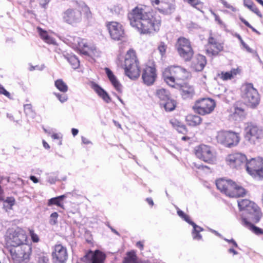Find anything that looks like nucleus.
<instances>
[{
  "instance_id": "obj_46",
  "label": "nucleus",
  "mask_w": 263,
  "mask_h": 263,
  "mask_svg": "<svg viewBox=\"0 0 263 263\" xmlns=\"http://www.w3.org/2000/svg\"><path fill=\"white\" fill-rule=\"evenodd\" d=\"M82 8V10L85 12L86 17L87 18H91V13L89 10V8L86 5H84Z\"/></svg>"
},
{
  "instance_id": "obj_48",
  "label": "nucleus",
  "mask_w": 263,
  "mask_h": 263,
  "mask_svg": "<svg viewBox=\"0 0 263 263\" xmlns=\"http://www.w3.org/2000/svg\"><path fill=\"white\" fill-rule=\"evenodd\" d=\"M250 10H251L252 11H253L254 13L256 14L258 16L261 17L262 15L260 13L259 10L254 5H253L252 7L249 8Z\"/></svg>"
},
{
  "instance_id": "obj_20",
  "label": "nucleus",
  "mask_w": 263,
  "mask_h": 263,
  "mask_svg": "<svg viewBox=\"0 0 263 263\" xmlns=\"http://www.w3.org/2000/svg\"><path fill=\"white\" fill-rule=\"evenodd\" d=\"M223 49V46L222 43L216 42V40L212 36L208 39V43L205 46L206 53L210 56H215Z\"/></svg>"
},
{
  "instance_id": "obj_22",
  "label": "nucleus",
  "mask_w": 263,
  "mask_h": 263,
  "mask_svg": "<svg viewBox=\"0 0 263 263\" xmlns=\"http://www.w3.org/2000/svg\"><path fill=\"white\" fill-rule=\"evenodd\" d=\"M105 71L110 82L114 88L119 92H121L122 91V86L117 77L109 68H105Z\"/></svg>"
},
{
  "instance_id": "obj_30",
  "label": "nucleus",
  "mask_w": 263,
  "mask_h": 263,
  "mask_svg": "<svg viewBox=\"0 0 263 263\" xmlns=\"http://www.w3.org/2000/svg\"><path fill=\"white\" fill-rule=\"evenodd\" d=\"M172 126L180 133L185 134L187 132L186 127L176 120H172L170 121Z\"/></svg>"
},
{
  "instance_id": "obj_21",
  "label": "nucleus",
  "mask_w": 263,
  "mask_h": 263,
  "mask_svg": "<svg viewBox=\"0 0 263 263\" xmlns=\"http://www.w3.org/2000/svg\"><path fill=\"white\" fill-rule=\"evenodd\" d=\"M86 257L90 259L91 263H103L105 255L99 250L95 252L90 251L86 254Z\"/></svg>"
},
{
  "instance_id": "obj_39",
  "label": "nucleus",
  "mask_w": 263,
  "mask_h": 263,
  "mask_svg": "<svg viewBox=\"0 0 263 263\" xmlns=\"http://www.w3.org/2000/svg\"><path fill=\"white\" fill-rule=\"evenodd\" d=\"M166 49L167 45L164 42H161L159 44L158 46V50H159L162 57L165 55Z\"/></svg>"
},
{
  "instance_id": "obj_32",
  "label": "nucleus",
  "mask_w": 263,
  "mask_h": 263,
  "mask_svg": "<svg viewBox=\"0 0 263 263\" xmlns=\"http://www.w3.org/2000/svg\"><path fill=\"white\" fill-rule=\"evenodd\" d=\"M15 202V200L13 197H7L4 200L3 208L6 212H8L12 209Z\"/></svg>"
},
{
  "instance_id": "obj_60",
  "label": "nucleus",
  "mask_w": 263,
  "mask_h": 263,
  "mask_svg": "<svg viewBox=\"0 0 263 263\" xmlns=\"http://www.w3.org/2000/svg\"><path fill=\"white\" fill-rule=\"evenodd\" d=\"M30 180H31L34 183H37L39 182L38 179L34 176H31L30 177Z\"/></svg>"
},
{
  "instance_id": "obj_9",
  "label": "nucleus",
  "mask_w": 263,
  "mask_h": 263,
  "mask_svg": "<svg viewBox=\"0 0 263 263\" xmlns=\"http://www.w3.org/2000/svg\"><path fill=\"white\" fill-rule=\"evenodd\" d=\"M195 154L196 157L205 162L214 164L217 159L216 153L210 146L201 144L195 148Z\"/></svg>"
},
{
  "instance_id": "obj_33",
  "label": "nucleus",
  "mask_w": 263,
  "mask_h": 263,
  "mask_svg": "<svg viewBox=\"0 0 263 263\" xmlns=\"http://www.w3.org/2000/svg\"><path fill=\"white\" fill-rule=\"evenodd\" d=\"M137 257L134 251H130L126 254L124 259V263H136L137 262Z\"/></svg>"
},
{
  "instance_id": "obj_7",
  "label": "nucleus",
  "mask_w": 263,
  "mask_h": 263,
  "mask_svg": "<svg viewBox=\"0 0 263 263\" xmlns=\"http://www.w3.org/2000/svg\"><path fill=\"white\" fill-rule=\"evenodd\" d=\"M241 91V97L247 105L254 108L259 104V94L252 84L247 83L243 85Z\"/></svg>"
},
{
  "instance_id": "obj_3",
  "label": "nucleus",
  "mask_w": 263,
  "mask_h": 263,
  "mask_svg": "<svg viewBox=\"0 0 263 263\" xmlns=\"http://www.w3.org/2000/svg\"><path fill=\"white\" fill-rule=\"evenodd\" d=\"M238 205L241 212L240 222L256 235L263 234V230L253 224L251 222L259 221L262 213L260 208L253 202L247 199L238 201Z\"/></svg>"
},
{
  "instance_id": "obj_62",
  "label": "nucleus",
  "mask_w": 263,
  "mask_h": 263,
  "mask_svg": "<svg viewBox=\"0 0 263 263\" xmlns=\"http://www.w3.org/2000/svg\"><path fill=\"white\" fill-rule=\"evenodd\" d=\"M242 46L249 52H251V48L249 47V46L246 44V43H244L243 45H242Z\"/></svg>"
},
{
  "instance_id": "obj_31",
  "label": "nucleus",
  "mask_w": 263,
  "mask_h": 263,
  "mask_svg": "<svg viewBox=\"0 0 263 263\" xmlns=\"http://www.w3.org/2000/svg\"><path fill=\"white\" fill-rule=\"evenodd\" d=\"M65 197V195H61L55 198H51L48 201V205L51 206L54 204L64 209V205L63 203H61V200L64 199Z\"/></svg>"
},
{
  "instance_id": "obj_16",
  "label": "nucleus",
  "mask_w": 263,
  "mask_h": 263,
  "mask_svg": "<svg viewBox=\"0 0 263 263\" xmlns=\"http://www.w3.org/2000/svg\"><path fill=\"white\" fill-rule=\"evenodd\" d=\"M110 37L115 41L122 40L125 35L123 25L117 22H109L106 23Z\"/></svg>"
},
{
  "instance_id": "obj_15",
  "label": "nucleus",
  "mask_w": 263,
  "mask_h": 263,
  "mask_svg": "<svg viewBox=\"0 0 263 263\" xmlns=\"http://www.w3.org/2000/svg\"><path fill=\"white\" fill-rule=\"evenodd\" d=\"M226 164L232 168L240 169L246 166L247 157L245 155L239 153H232L225 158Z\"/></svg>"
},
{
  "instance_id": "obj_10",
  "label": "nucleus",
  "mask_w": 263,
  "mask_h": 263,
  "mask_svg": "<svg viewBox=\"0 0 263 263\" xmlns=\"http://www.w3.org/2000/svg\"><path fill=\"white\" fill-rule=\"evenodd\" d=\"M245 137L251 144H255L256 141L263 138L262 128L252 122L246 123L245 127Z\"/></svg>"
},
{
  "instance_id": "obj_53",
  "label": "nucleus",
  "mask_w": 263,
  "mask_h": 263,
  "mask_svg": "<svg viewBox=\"0 0 263 263\" xmlns=\"http://www.w3.org/2000/svg\"><path fill=\"white\" fill-rule=\"evenodd\" d=\"M239 19L240 20V21L243 23L247 27H248L249 28L250 27H251V25L248 22H247L246 20H245L243 18H242V17H239Z\"/></svg>"
},
{
  "instance_id": "obj_45",
  "label": "nucleus",
  "mask_w": 263,
  "mask_h": 263,
  "mask_svg": "<svg viewBox=\"0 0 263 263\" xmlns=\"http://www.w3.org/2000/svg\"><path fill=\"white\" fill-rule=\"evenodd\" d=\"M152 5L158 10V7L161 6L164 0H150Z\"/></svg>"
},
{
  "instance_id": "obj_26",
  "label": "nucleus",
  "mask_w": 263,
  "mask_h": 263,
  "mask_svg": "<svg viewBox=\"0 0 263 263\" xmlns=\"http://www.w3.org/2000/svg\"><path fill=\"white\" fill-rule=\"evenodd\" d=\"M175 5L171 3L164 2L161 6L158 7V10L164 14H171L175 10Z\"/></svg>"
},
{
  "instance_id": "obj_38",
  "label": "nucleus",
  "mask_w": 263,
  "mask_h": 263,
  "mask_svg": "<svg viewBox=\"0 0 263 263\" xmlns=\"http://www.w3.org/2000/svg\"><path fill=\"white\" fill-rule=\"evenodd\" d=\"M67 60L73 69H76L79 67V60L75 55H71L69 57L67 58Z\"/></svg>"
},
{
  "instance_id": "obj_25",
  "label": "nucleus",
  "mask_w": 263,
  "mask_h": 263,
  "mask_svg": "<svg viewBox=\"0 0 263 263\" xmlns=\"http://www.w3.org/2000/svg\"><path fill=\"white\" fill-rule=\"evenodd\" d=\"M240 72V69L239 68L232 69L230 71H222L218 74L220 79L223 81H227L234 79L237 74Z\"/></svg>"
},
{
  "instance_id": "obj_14",
  "label": "nucleus",
  "mask_w": 263,
  "mask_h": 263,
  "mask_svg": "<svg viewBox=\"0 0 263 263\" xmlns=\"http://www.w3.org/2000/svg\"><path fill=\"white\" fill-rule=\"evenodd\" d=\"M72 47L77 49L83 54L92 55L95 53L96 47L86 40L79 37H74L72 39Z\"/></svg>"
},
{
  "instance_id": "obj_18",
  "label": "nucleus",
  "mask_w": 263,
  "mask_h": 263,
  "mask_svg": "<svg viewBox=\"0 0 263 263\" xmlns=\"http://www.w3.org/2000/svg\"><path fill=\"white\" fill-rule=\"evenodd\" d=\"M62 18L65 22L69 24L75 25L81 21V11L78 9H67L63 13Z\"/></svg>"
},
{
  "instance_id": "obj_61",
  "label": "nucleus",
  "mask_w": 263,
  "mask_h": 263,
  "mask_svg": "<svg viewBox=\"0 0 263 263\" xmlns=\"http://www.w3.org/2000/svg\"><path fill=\"white\" fill-rule=\"evenodd\" d=\"M71 132H72V134L73 136H76L78 134L79 131H78V130L77 129L72 128L71 129Z\"/></svg>"
},
{
  "instance_id": "obj_5",
  "label": "nucleus",
  "mask_w": 263,
  "mask_h": 263,
  "mask_svg": "<svg viewBox=\"0 0 263 263\" xmlns=\"http://www.w3.org/2000/svg\"><path fill=\"white\" fill-rule=\"evenodd\" d=\"M189 73L184 68L177 65L166 68L163 72L164 81L170 86L176 87L189 77Z\"/></svg>"
},
{
  "instance_id": "obj_64",
  "label": "nucleus",
  "mask_w": 263,
  "mask_h": 263,
  "mask_svg": "<svg viewBox=\"0 0 263 263\" xmlns=\"http://www.w3.org/2000/svg\"><path fill=\"white\" fill-rule=\"evenodd\" d=\"M136 263H149V262L147 260H138L137 259V262Z\"/></svg>"
},
{
  "instance_id": "obj_50",
  "label": "nucleus",
  "mask_w": 263,
  "mask_h": 263,
  "mask_svg": "<svg viewBox=\"0 0 263 263\" xmlns=\"http://www.w3.org/2000/svg\"><path fill=\"white\" fill-rule=\"evenodd\" d=\"M221 2L225 7L232 10L233 11H235V9L232 5L228 4L227 2L224 1V0H221Z\"/></svg>"
},
{
  "instance_id": "obj_2",
  "label": "nucleus",
  "mask_w": 263,
  "mask_h": 263,
  "mask_svg": "<svg viewBox=\"0 0 263 263\" xmlns=\"http://www.w3.org/2000/svg\"><path fill=\"white\" fill-rule=\"evenodd\" d=\"M7 244L15 248L11 250L12 259L15 263H27L31 252V247L27 243V236L20 227L8 229L6 234Z\"/></svg>"
},
{
  "instance_id": "obj_55",
  "label": "nucleus",
  "mask_w": 263,
  "mask_h": 263,
  "mask_svg": "<svg viewBox=\"0 0 263 263\" xmlns=\"http://www.w3.org/2000/svg\"><path fill=\"white\" fill-rule=\"evenodd\" d=\"M225 240L229 242L232 243L234 247H235L236 248L238 247V245H237V243L234 239H232L231 240H229V239H225Z\"/></svg>"
},
{
  "instance_id": "obj_8",
  "label": "nucleus",
  "mask_w": 263,
  "mask_h": 263,
  "mask_svg": "<svg viewBox=\"0 0 263 263\" xmlns=\"http://www.w3.org/2000/svg\"><path fill=\"white\" fill-rule=\"evenodd\" d=\"M216 138L218 143L229 148L237 145L240 140L239 133L231 130L218 132Z\"/></svg>"
},
{
  "instance_id": "obj_42",
  "label": "nucleus",
  "mask_w": 263,
  "mask_h": 263,
  "mask_svg": "<svg viewBox=\"0 0 263 263\" xmlns=\"http://www.w3.org/2000/svg\"><path fill=\"white\" fill-rule=\"evenodd\" d=\"M54 95L59 99V100L62 103L66 102L68 99V97L67 95H62L60 94L59 93H55Z\"/></svg>"
},
{
  "instance_id": "obj_58",
  "label": "nucleus",
  "mask_w": 263,
  "mask_h": 263,
  "mask_svg": "<svg viewBox=\"0 0 263 263\" xmlns=\"http://www.w3.org/2000/svg\"><path fill=\"white\" fill-rule=\"evenodd\" d=\"M82 142L84 144H88L90 143V141L88 139H87V138H86L84 137H82Z\"/></svg>"
},
{
  "instance_id": "obj_17",
  "label": "nucleus",
  "mask_w": 263,
  "mask_h": 263,
  "mask_svg": "<svg viewBox=\"0 0 263 263\" xmlns=\"http://www.w3.org/2000/svg\"><path fill=\"white\" fill-rule=\"evenodd\" d=\"M157 77L156 66L154 64L145 65L142 73V79L143 83L147 85H153Z\"/></svg>"
},
{
  "instance_id": "obj_34",
  "label": "nucleus",
  "mask_w": 263,
  "mask_h": 263,
  "mask_svg": "<svg viewBox=\"0 0 263 263\" xmlns=\"http://www.w3.org/2000/svg\"><path fill=\"white\" fill-rule=\"evenodd\" d=\"M54 85L57 88L62 92H66L68 90L67 85L62 79L56 80Z\"/></svg>"
},
{
  "instance_id": "obj_47",
  "label": "nucleus",
  "mask_w": 263,
  "mask_h": 263,
  "mask_svg": "<svg viewBox=\"0 0 263 263\" xmlns=\"http://www.w3.org/2000/svg\"><path fill=\"white\" fill-rule=\"evenodd\" d=\"M213 15L214 16V17H215V21H216L217 22V23L220 25L222 27H226V25L224 24V23L220 20V17H219L218 15H217L216 13H212Z\"/></svg>"
},
{
  "instance_id": "obj_13",
  "label": "nucleus",
  "mask_w": 263,
  "mask_h": 263,
  "mask_svg": "<svg viewBox=\"0 0 263 263\" xmlns=\"http://www.w3.org/2000/svg\"><path fill=\"white\" fill-rule=\"evenodd\" d=\"M215 106L216 103L213 99L202 98L196 101L193 109L198 114L205 115L211 113Z\"/></svg>"
},
{
  "instance_id": "obj_19",
  "label": "nucleus",
  "mask_w": 263,
  "mask_h": 263,
  "mask_svg": "<svg viewBox=\"0 0 263 263\" xmlns=\"http://www.w3.org/2000/svg\"><path fill=\"white\" fill-rule=\"evenodd\" d=\"M52 256L54 263H65L68 257L66 248L61 245H55L52 253Z\"/></svg>"
},
{
  "instance_id": "obj_59",
  "label": "nucleus",
  "mask_w": 263,
  "mask_h": 263,
  "mask_svg": "<svg viewBox=\"0 0 263 263\" xmlns=\"http://www.w3.org/2000/svg\"><path fill=\"white\" fill-rule=\"evenodd\" d=\"M136 246L138 248H139L141 250H142L143 249V245L142 242L139 241L137 242Z\"/></svg>"
},
{
  "instance_id": "obj_24",
  "label": "nucleus",
  "mask_w": 263,
  "mask_h": 263,
  "mask_svg": "<svg viewBox=\"0 0 263 263\" xmlns=\"http://www.w3.org/2000/svg\"><path fill=\"white\" fill-rule=\"evenodd\" d=\"M206 63L205 57L202 55H197L193 60L192 67L197 71H201Z\"/></svg>"
},
{
  "instance_id": "obj_4",
  "label": "nucleus",
  "mask_w": 263,
  "mask_h": 263,
  "mask_svg": "<svg viewBox=\"0 0 263 263\" xmlns=\"http://www.w3.org/2000/svg\"><path fill=\"white\" fill-rule=\"evenodd\" d=\"M117 64L124 69L125 74L130 79L135 80L139 77V62L134 50L129 49L124 58H119Z\"/></svg>"
},
{
  "instance_id": "obj_57",
  "label": "nucleus",
  "mask_w": 263,
  "mask_h": 263,
  "mask_svg": "<svg viewBox=\"0 0 263 263\" xmlns=\"http://www.w3.org/2000/svg\"><path fill=\"white\" fill-rule=\"evenodd\" d=\"M57 179L56 178H54L53 177L50 176L48 178V181L51 184L54 183L56 181Z\"/></svg>"
},
{
  "instance_id": "obj_11",
  "label": "nucleus",
  "mask_w": 263,
  "mask_h": 263,
  "mask_svg": "<svg viewBox=\"0 0 263 263\" xmlns=\"http://www.w3.org/2000/svg\"><path fill=\"white\" fill-rule=\"evenodd\" d=\"M176 48L179 55L185 61H190L192 59L194 51L188 39L183 37H179L177 40Z\"/></svg>"
},
{
  "instance_id": "obj_40",
  "label": "nucleus",
  "mask_w": 263,
  "mask_h": 263,
  "mask_svg": "<svg viewBox=\"0 0 263 263\" xmlns=\"http://www.w3.org/2000/svg\"><path fill=\"white\" fill-rule=\"evenodd\" d=\"M58 217V214L57 212L52 213L50 215V223L52 225H54L57 223V219Z\"/></svg>"
},
{
  "instance_id": "obj_27",
  "label": "nucleus",
  "mask_w": 263,
  "mask_h": 263,
  "mask_svg": "<svg viewBox=\"0 0 263 263\" xmlns=\"http://www.w3.org/2000/svg\"><path fill=\"white\" fill-rule=\"evenodd\" d=\"M37 30L40 37L45 42L50 44H54L55 43V40L51 37L46 31L42 29L39 27L37 28Z\"/></svg>"
},
{
  "instance_id": "obj_36",
  "label": "nucleus",
  "mask_w": 263,
  "mask_h": 263,
  "mask_svg": "<svg viewBox=\"0 0 263 263\" xmlns=\"http://www.w3.org/2000/svg\"><path fill=\"white\" fill-rule=\"evenodd\" d=\"M156 94L160 100L164 101L170 98L169 92L164 88H160L157 90Z\"/></svg>"
},
{
  "instance_id": "obj_54",
  "label": "nucleus",
  "mask_w": 263,
  "mask_h": 263,
  "mask_svg": "<svg viewBox=\"0 0 263 263\" xmlns=\"http://www.w3.org/2000/svg\"><path fill=\"white\" fill-rule=\"evenodd\" d=\"M239 19L240 20V21L243 23L247 27H248L249 28L250 27H251V25L248 22H247L246 20H245L243 18H242V17H239Z\"/></svg>"
},
{
  "instance_id": "obj_44",
  "label": "nucleus",
  "mask_w": 263,
  "mask_h": 263,
  "mask_svg": "<svg viewBox=\"0 0 263 263\" xmlns=\"http://www.w3.org/2000/svg\"><path fill=\"white\" fill-rule=\"evenodd\" d=\"M177 213H178V215L180 217H181L182 218H183L185 221H186L187 222L189 223L190 222L191 220L190 219V218L189 217L188 215H186L184 213V212L183 211H182L181 210H178L177 211Z\"/></svg>"
},
{
  "instance_id": "obj_35",
  "label": "nucleus",
  "mask_w": 263,
  "mask_h": 263,
  "mask_svg": "<svg viewBox=\"0 0 263 263\" xmlns=\"http://www.w3.org/2000/svg\"><path fill=\"white\" fill-rule=\"evenodd\" d=\"M189 223L192 224L194 228V231L193 232V238L198 240L201 239V235H200L199 233L202 231V229L191 221Z\"/></svg>"
},
{
  "instance_id": "obj_63",
  "label": "nucleus",
  "mask_w": 263,
  "mask_h": 263,
  "mask_svg": "<svg viewBox=\"0 0 263 263\" xmlns=\"http://www.w3.org/2000/svg\"><path fill=\"white\" fill-rule=\"evenodd\" d=\"M43 144L45 148L49 149L50 148L49 144L45 140H43Z\"/></svg>"
},
{
  "instance_id": "obj_52",
  "label": "nucleus",
  "mask_w": 263,
  "mask_h": 263,
  "mask_svg": "<svg viewBox=\"0 0 263 263\" xmlns=\"http://www.w3.org/2000/svg\"><path fill=\"white\" fill-rule=\"evenodd\" d=\"M244 5L249 9L254 5L253 3L251 0H243Z\"/></svg>"
},
{
  "instance_id": "obj_6",
  "label": "nucleus",
  "mask_w": 263,
  "mask_h": 263,
  "mask_svg": "<svg viewBox=\"0 0 263 263\" xmlns=\"http://www.w3.org/2000/svg\"><path fill=\"white\" fill-rule=\"evenodd\" d=\"M216 185L220 192L230 197H239L246 194L244 188L230 180L218 179Z\"/></svg>"
},
{
  "instance_id": "obj_41",
  "label": "nucleus",
  "mask_w": 263,
  "mask_h": 263,
  "mask_svg": "<svg viewBox=\"0 0 263 263\" xmlns=\"http://www.w3.org/2000/svg\"><path fill=\"white\" fill-rule=\"evenodd\" d=\"M184 2L186 3L193 7H196L201 3L199 0H183Z\"/></svg>"
},
{
  "instance_id": "obj_23",
  "label": "nucleus",
  "mask_w": 263,
  "mask_h": 263,
  "mask_svg": "<svg viewBox=\"0 0 263 263\" xmlns=\"http://www.w3.org/2000/svg\"><path fill=\"white\" fill-rule=\"evenodd\" d=\"M91 88L105 102L108 103L111 101V98L107 92L97 84L92 83Z\"/></svg>"
},
{
  "instance_id": "obj_12",
  "label": "nucleus",
  "mask_w": 263,
  "mask_h": 263,
  "mask_svg": "<svg viewBox=\"0 0 263 263\" xmlns=\"http://www.w3.org/2000/svg\"><path fill=\"white\" fill-rule=\"evenodd\" d=\"M246 167L247 172L255 178H263V159L258 157L247 160Z\"/></svg>"
},
{
  "instance_id": "obj_43",
  "label": "nucleus",
  "mask_w": 263,
  "mask_h": 263,
  "mask_svg": "<svg viewBox=\"0 0 263 263\" xmlns=\"http://www.w3.org/2000/svg\"><path fill=\"white\" fill-rule=\"evenodd\" d=\"M29 234H30V236L33 242H38L39 241V240H40L39 237L38 235L34 233L33 230H30Z\"/></svg>"
},
{
  "instance_id": "obj_49",
  "label": "nucleus",
  "mask_w": 263,
  "mask_h": 263,
  "mask_svg": "<svg viewBox=\"0 0 263 263\" xmlns=\"http://www.w3.org/2000/svg\"><path fill=\"white\" fill-rule=\"evenodd\" d=\"M0 93L5 95L7 97H9L10 93L8 91H7L5 88L0 84Z\"/></svg>"
},
{
  "instance_id": "obj_51",
  "label": "nucleus",
  "mask_w": 263,
  "mask_h": 263,
  "mask_svg": "<svg viewBox=\"0 0 263 263\" xmlns=\"http://www.w3.org/2000/svg\"><path fill=\"white\" fill-rule=\"evenodd\" d=\"M243 110L240 108H236L235 109V112H234V116L238 115L239 116H243Z\"/></svg>"
},
{
  "instance_id": "obj_37",
  "label": "nucleus",
  "mask_w": 263,
  "mask_h": 263,
  "mask_svg": "<svg viewBox=\"0 0 263 263\" xmlns=\"http://www.w3.org/2000/svg\"><path fill=\"white\" fill-rule=\"evenodd\" d=\"M165 101L166 102L163 104V105L166 111H171L175 108L176 104L174 100L169 98Z\"/></svg>"
},
{
  "instance_id": "obj_1",
  "label": "nucleus",
  "mask_w": 263,
  "mask_h": 263,
  "mask_svg": "<svg viewBox=\"0 0 263 263\" xmlns=\"http://www.w3.org/2000/svg\"><path fill=\"white\" fill-rule=\"evenodd\" d=\"M146 6L138 5L128 14L130 25L140 34L158 32L161 25V16L157 13L147 12Z\"/></svg>"
},
{
  "instance_id": "obj_29",
  "label": "nucleus",
  "mask_w": 263,
  "mask_h": 263,
  "mask_svg": "<svg viewBox=\"0 0 263 263\" xmlns=\"http://www.w3.org/2000/svg\"><path fill=\"white\" fill-rule=\"evenodd\" d=\"M181 88V95L184 98L192 97L194 94V89L193 86L185 84L178 86Z\"/></svg>"
},
{
  "instance_id": "obj_28",
  "label": "nucleus",
  "mask_w": 263,
  "mask_h": 263,
  "mask_svg": "<svg viewBox=\"0 0 263 263\" xmlns=\"http://www.w3.org/2000/svg\"><path fill=\"white\" fill-rule=\"evenodd\" d=\"M186 123L191 126L199 125L202 121L200 117L196 115H188L185 118Z\"/></svg>"
},
{
  "instance_id": "obj_56",
  "label": "nucleus",
  "mask_w": 263,
  "mask_h": 263,
  "mask_svg": "<svg viewBox=\"0 0 263 263\" xmlns=\"http://www.w3.org/2000/svg\"><path fill=\"white\" fill-rule=\"evenodd\" d=\"M24 110L26 114L29 111L31 110V105L29 104H26L24 106Z\"/></svg>"
}]
</instances>
